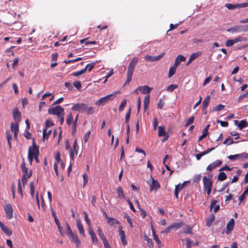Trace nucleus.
Returning <instances> with one entry per match:
<instances>
[{
	"label": "nucleus",
	"mask_w": 248,
	"mask_h": 248,
	"mask_svg": "<svg viewBox=\"0 0 248 248\" xmlns=\"http://www.w3.org/2000/svg\"><path fill=\"white\" fill-rule=\"evenodd\" d=\"M138 61L139 59L137 57H134L131 61L127 69V78L125 84L129 83L131 81L133 73Z\"/></svg>",
	"instance_id": "1"
},
{
	"label": "nucleus",
	"mask_w": 248,
	"mask_h": 248,
	"mask_svg": "<svg viewBox=\"0 0 248 248\" xmlns=\"http://www.w3.org/2000/svg\"><path fill=\"white\" fill-rule=\"evenodd\" d=\"M120 93L121 92L119 91L114 92L111 94L106 95V96L102 97L98 100L96 101L95 104L99 106L101 105H104L109 101L113 100L115 98V95L117 94Z\"/></svg>",
	"instance_id": "2"
},
{
	"label": "nucleus",
	"mask_w": 248,
	"mask_h": 248,
	"mask_svg": "<svg viewBox=\"0 0 248 248\" xmlns=\"http://www.w3.org/2000/svg\"><path fill=\"white\" fill-rule=\"evenodd\" d=\"M48 113L51 115H55L57 117H60L61 114L64 113V109L60 106L50 108L48 110Z\"/></svg>",
	"instance_id": "3"
},
{
	"label": "nucleus",
	"mask_w": 248,
	"mask_h": 248,
	"mask_svg": "<svg viewBox=\"0 0 248 248\" xmlns=\"http://www.w3.org/2000/svg\"><path fill=\"white\" fill-rule=\"evenodd\" d=\"M87 108V105L84 103H78L73 106V110L78 111L80 112H84Z\"/></svg>",
	"instance_id": "4"
},
{
	"label": "nucleus",
	"mask_w": 248,
	"mask_h": 248,
	"mask_svg": "<svg viewBox=\"0 0 248 248\" xmlns=\"http://www.w3.org/2000/svg\"><path fill=\"white\" fill-rule=\"evenodd\" d=\"M39 154V151L38 147L35 145L33 141L32 146L29 148L28 155H38Z\"/></svg>",
	"instance_id": "5"
},
{
	"label": "nucleus",
	"mask_w": 248,
	"mask_h": 248,
	"mask_svg": "<svg viewBox=\"0 0 248 248\" xmlns=\"http://www.w3.org/2000/svg\"><path fill=\"white\" fill-rule=\"evenodd\" d=\"M248 30V25H246L245 27L237 26H236L234 27H232V28L228 29L227 30V31L235 32L240 31H246Z\"/></svg>",
	"instance_id": "6"
},
{
	"label": "nucleus",
	"mask_w": 248,
	"mask_h": 248,
	"mask_svg": "<svg viewBox=\"0 0 248 248\" xmlns=\"http://www.w3.org/2000/svg\"><path fill=\"white\" fill-rule=\"evenodd\" d=\"M4 211L6 214L7 217L10 219L13 217V208L10 203L5 204L4 206Z\"/></svg>",
	"instance_id": "7"
},
{
	"label": "nucleus",
	"mask_w": 248,
	"mask_h": 248,
	"mask_svg": "<svg viewBox=\"0 0 248 248\" xmlns=\"http://www.w3.org/2000/svg\"><path fill=\"white\" fill-rule=\"evenodd\" d=\"M165 55L164 52L161 53L159 55L155 56H152L150 55H146L145 56V60L148 62H154L159 60L161 59Z\"/></svg>",
	"instance_id": "8"
},
{
	"label": "nucleus",
	"mask_w": 248,
	"mask_h": 248,
	"mask_svg": "<svg viewBox=\"0 0 248 248\" xmlns=\"http://www.w3.org/2000/svg\"><path fill=\"white\" fill-rule=\"evenodd\" d=\"M13 114L15 121V124H19V123L21 120V114L17 108H15L13 110Z\"/></svg>",
	"instance_id": "9"
},
{
	"label": "nucleus",
	"mask_w": 248,
	"mask_h": 248,
	"mask_svg": "<svg viewBox=\"0 0 248 248\" xmlns=\"http://www.w3.org/2000/svg\"><path fill=\"white\" fill-rule=\"evenodd\" d=\"M10 127L12 132H14V138L16 140L17 139L18 133L19 132V125L18 124L12 123L10 124Z\"/></svg>",
	"instance_id": "10"
},
{
	"label": "nucleus",
	"mask_w": 248,
	"mask_h": 248,
	"mask_svg": "<svg viewBox=\"0 0 248 248\" xmlns=\"http://www.w3.org/2000/svg\"><path fill=\"white\" fill-rule=\"evenodd\" d=\"M242 41V37L239 36L234 39L228 40L226 42V46L228 47H230L233 45V44Z\"/></svg>",
	"instance_id": "11"
},
{
	"label": "nucleus",
	"mask_w": 248,
	"mask_h": 248,
	"mask_svg": "<svg viewBox=\"0 0 248 248\" xmlns=\"http://www.w3.org/2000/svg\"><path fill=\"white\" fill-rule=\"evenodd\" d=\"M222 164V162L220 160H217L216 161L208 165L206 168L208 171H211L213 169H215L217 167L219 166Z\"/></svg>",
	"instance_id": "12"
},
{
	"label": "nucleus",
	"mask_w": 248,
	"mask_h": 248,
	"mask_svg": "<svg viewBox=\"0 0 248 248\" xmlns=\"http://www.w3.org/2000/svg\"><path fill=\"white\" fill-rule=\"evenodd\" d=\"M234 224V220L233 218L231 219L227 225V230L226 231L227 234H229L232 231Z\"/></svg>",
	"instance_id": "13"
},
{
	"label": "nucleus",
	"mask_w": 248,
	"mask_h": 248,
	"mask_svg": "<svg viewBox=\"0 0 248 248\" xmlns=\"http://www.w3.org/2000/svg\"><path fill=\"white\" fill-rule=\"evenodd\" d=\"M234 123L236 125H237L240 130L248 126V122L246 120H241L240 122L235 120Z\"/></svg>",
	"instance_id": "14"
},
{
	"label": "nucleus",
	"mask_w": 248,
	"mask_h": 248,
	"mask_svg": "<svg viewBox=\"0 0 248 248\" xmlns=\"http://www.w3.org/2000/svg\"><path fill=\"white\" fill-rule=\"evenodd\" d=\"M69 236L71 237L72 241L75 243L76 247L78 248L81 243L80 240L78 239V235L76 234L72 233V234H70Z\"/></svg>",
	"instance_id": "15"
},
{
	"label": "nucleus",
	"mask_w": 248,
	"mask_h": 248,
	"mask_svg": "<svg viewBox=\"0 0 248 248\" xmlns=\"http://www.w3.org/2000/svg\"><path fill=\"white\" fill-rule=\"evenodd\" d=\"M203 182L204 188L206 189V188L212 187V181L209 179L206 176H204L203 178Z\"/></svg>",
	"instance_id": "16"
},
{
	"label": "nucleus",
	"mask_w": 248,
	"mask_h": 248,
	"mask_svg": "<svg viewBox=\"0 0 248 248\" xmlns=\"http://www.w3.org/2000/svg\"><path fill=\"white\" fill-rule=\"evenodd\" d=\"M78 145L77 140H75L74 142L73 147L71 150L70 155H77L78 154Z\"/></svg>",
	"instance_id": "17"
},
{
	"label": "nucleus",
	"mask_w": 248,
	"mask_h": 248,
	"mask_svg": "<svg viewBox=\"0 0 248 248\" xmlns=\"http://www.w3.org/2000/svg\"><path fill=\"white\" fill-rule=\"evenodd\" d=\"M152 182L151 185L150 186V191H153V189L157 190V189H159L160 187L159 184L156 180H154L152 178Z\"/></svg>",
	"instance_id": "18"
},
{
	"label": "nucleus",
	"mask_w": 248,
	"mask_h": 248,
	"mask_svg": "<svg viewBox=\"0 0 248 248\" xmlns=\"http://www.w3.org/2000/svg\"><path fill=\"white\" fill-rule=\"evenodd\" d=\"M138 89H140V92H141L143 94H148L152 90V88H150L147 85H145L139 87Z\"/></svg>",
	"instance_id": "19"
},
{
	"label": "nucleus",
	"mask_w": 248,
	"mask_h": 248,
	"mask_svg": "<svg viewBox=\"0 0 248 248\" xmlns=\"http://www.w3.org/2000/svg\"><path fill=\"white\" fill-rule=\"evenodd\" d=\"M89 233L91 235L92 241L93 243L95 244H97L98 242V239L96 237L95 233L91 227L89 228Z\"/></svg>",
	"instance_id": "20"
},
{
	"label": "nucleus",
	"mask_w": 248,
	"mask_h": 248,
	"mask_svg": "<svg viewBox=\"0 0 248 248\" xmlns=\"http://www.w3.org/2000/svg\"><path fill=\"white\" fill-rule=\"evenodd\" d=\"M12 131L7 130L6 131V139L8 141V145L10 148L11 147V141L12 140Z\"/></svg>",
	"instance_id": "21"
},
{
	"label": "nucleus",
	"mask_w": 248,
	"mask_h": 248,
	"mask_svg": "<svg viewBox=\"0 0 248 248\" xmlns=\"http://www.w3.org/2000/svg\"><path fill=\"white\" fill-rule=\"evenodd\" d=\"M0 227L1 230L5 233L7 235L10 236L12 234V232L10 230L8 227L4 225L3 223H1L0 224Z\"/></svg>",
	"instance_id": "22"
},
{
	"label": "nucleus",
	"mask_w": 248,
	"mask_h": 248,
	"mask_svg": "<svg viewBox=\"0 0 248 248\" xmlns=\"http://www.w3.org/2000/svg\"><path fill=\"white\" fill-rule=\"evenodd\" d=\"M77 227H78V228L79 232L80 234H81L82 236H85L84 230L83 227L81 223L80 219H78L77 220Z\"/></svg>",
	"instance_id": "23"
},
{
	"label": "nucleus",
	"mask_w": 248,
	"mask_h": 248,
	"mask_svg": "<svg viewBox=\"0 0 248 248\" xmlns=\"http://www.w3.org/2000/svg\"><path fill=\"white\" fill-rule=\"evenodd\" d=\"M210 95L207 96L204 99V100L202 102V109L203 110H205L206 109V108H207V107L209 105V103L210 102Z\"/></svg>",
	"instance_id": "24"
},
{
	"label": "nucleus",
	"mask_w": 248,
	"mask_h": 248,
	"mask_svg": "<svg viewBox=\"0 0 248 248\" xmlns=\"http://www.w3.org/2000/svg\"><path fill=\"white\" fill-rule=\"evenodd\" d=\"M215 217L214 214H211L209 217L207 219L206 221V225L207 227H209L211 226L213 222L214 221Z\"/></svg>",
	"instance_id": "25"
},
{
	"label": "nucleus",
	"mask_w": 248,
	"mask_h": 248,
	"mask_svg": "<svg viewBox=\"0 0 248 248\" xmlns=\"http://www.w3.org/2000/svg\"><path fill=\"white\" fill-rule=\"evenodd\" d=\"M239 141H234L233 140V139L231 137L229 136L227 139H226V140L223 142V144L227 145H230L233 143H237Z\"/></svg>",
	"instance_id": "26"
},
{
	"label": "nucleus",
	"mask_w": 248,
	"mask_h": 248,
	"mask_svg": "<svg viewBox=\"0 0 248 248\" xmlns=\"http://www.w3.org/2000/svg\"><path fill=\"white\" fill-rule=\"evenodd\" d=\"M116 191L118 193V197L120 199H126L125 196L124 195L122 188L121 186L118 187Z\"/></svg>",
	"instance_id": "27"
},
{
	"label": "nucleus",
	"mask_w": 248,
	"mask_h": 248,
	"mask_svg": "<svg viewBox=\"0 0 248 248\" xmlns=\"http://www.w3.org/2000/svg\"><path fill=\"white\" fill-rule=\"evenodd\" d=\"M119 235L121 237V240L124 246L127 244L125 233L124 231H119Z\"/></svg>",
	"instance_id": "28"
},
{
	"label": "nucleus",
	"mask_w": 248,
	"mask_h": 248,
	"mask_svg": "<svg viewBox=\"0 0 248 248\" xmlns=\"http://www.w3.org/2000/svg\"><path fill=\"white\" fill-rule=\"evenodd\" d=\"M150 95L149 94H148L145 96L144 99V108L145 110H146V109L148 108L149 105L150 104Z\"/></svg>",
	"instance_id": "29"
},
{
	"label": "nucleus",
	"mask_w": 248,
	"mask_h": 248,
	"mask_svg": "<svg viewBox=\"0 0 248 248\" xmlns=\"http://www.w3.org/2000/svg\"><path fill=\"white\" fill-rule=\"evenodd\" d=\"M144 240L147 242V245L150 248H153L154 247V244L151 238H149L147 235L144 236Z\"/></svg>",
	"instance_id": "30"
},
{
	"label": "nucleus",
	"mask_w": 248,
	"mask_h": 248,
	"mask_svg": "<svg viewBox=\"0 0 248 248\" xmlns=\"http://www.w3.org/2000/svg\"><path fill=\"white\" fill-rule=\"evenodd\" d=\"M202 51H197L196 52L193 53L191 54L189 57V58L192 60H194L198 57L201 56L202 55Z\"/></svg>",
	"instance_id": "31"
},
{
	"label": "nucleus",
	"mask_w": 248,
	"mask_h": 248,
	"mask_svg": "<svg viewBox=\"0 0 248 248\" xmlns=\"http://www.w3.org/2000/svg\"><path fill=\"white\" fill-rule=\"evenodd\" d=\"M51 133V130L50 129H48L47 128L43 129V137L44 139H47Z\"/></svg>",
	"instance_id": "32"
},
{
	"label": "nucleus",
	"mask_w": 248,
	"mask_h": 248,
	"mask_svg": "<svg viewBox=\"0 0 248 248\" xmlns=\"http://www.w3.org/2000/svg\"><path fill=\"white\" fill-rule=\"evenodd\" d=\"M186 61V58L181 55H179L176 59H175V62H176V64H180L181 62H184Z\"/></svg>",
	"instance_id": "33"
},
{
	"label": "nucleus",
	"mask_w": 248,
	"mask_h": 248,
	"mask_svg": "<svg viewBox=\"0 0 248 248\" xmlns=\"http://www.w3.org/2000/svg\"><path fill=\"white\" fill-rule=\"evenodd\" d=\"M226 7H227L229 10H233L236 8H239L238 4H231V3H226L225 5Z\"/></svg>",
	"instance_id": "34"
},
{
	"label": "nucleus",
	"mask_w": 248,
	"mask_h": 248,
	"mask_svg": "<svg viewBox=\"0 0 248 248\" xmlns=\"http://www.w3.org/2000/svg\"><path fill=\"white\" fill-rule=\"evenodd\" d=\"M73 122V116L72 113H70L66 119V122L68 125H70Z\"/></svg>",
	"instance_id": "35"
},
{
	"label": "nucleus",
	"mask_w": 248,
	"mask_h": 248,
	"mask_svg": "<svg viewBox=\"0 0 248 248\" xmlns=\"http://www.w3.org/2000/svg\"><path fill=\"white\" fill-rule=\"evenodd\" d=\"M184 225V223L183 221H180L179 222L174 223L171 226L172 229H179L182 227Z\"/></svg>",
	"instance_id": "36"
},
{
	"label": "nucleus",
	"mask_w": 248,
	"mask_h": 248,
	"mask_svg": "<svg viewBox=\"0 0 248 248\" xmlns=\"http://www.w3.org/2000/svg\"><path fill=\"white\" fill-rule=\"evenodd\" d=\"M248 186L247 187V188H246V189L245 190L244 192H243V193L239 197V200L240 201V203L239 204L243 201L245 200V195H248Z\"/></svg>",
	"instance_id": "37"
},
{
	"label": "nucleus",
	"mask_w": 248,
	"mask_h": 248,
	"mask_svg": "<svg viewBox=\"0 0 248 248\" xmlns=\"http://www.w3.org/2000/svg\"><path fill=\"white\" fill-rule=\"evenodd\" d=\"M127 100L126 99H124L121 103V104L119 107V111L121 112L123 111L124 107L126 105Z\"/></svg>",
	"instance_id": "38"
},
{
	"label": "nucleus",
	"mask_w": 248,
	"mask_h": 248,
	"mask_svg": "<svg viewBox=\"0 0 248 248\" xmlns=\"http://www.w3.org/2000/svg\"><path fill=\"white\" fill-rule=\"evenodd\" d=\"M227 175L224 172H221L219 173L217 177V179L218 181H223L226 179Z\"/></svg>",
	"instance_id": "39"
},
{
	"label": "nucleus",
	"mask_w": 248,
	"mask_h": 248,
	"mask_svg": "<svg viewBox=\"0 0 248 248\" xmlns=\"http://www.w3.org/2000/svg\"><path fill=\"white\" fill-rule=\"evenodd\" d=\"M178 85L177 84H171L168 86L167 88V91L169 92H172L178 88Z\"/></svg>",
	"instance_id": "40"
},
{
	"label": "nucleus",
	"mask_w": 248,
	"mask_h": 248,
	"mask_svg": "<svg viewBox=\"0 0 248 248\" xmlns=\"http://www.w3.org/2000/svg\"><path fill=\"white\" fill-rule=\"evenodd\" d=\"M165 135V128L163 126H159L158 127V136L159 137L164 136Z\"/></svg>",
	"instance_id": "41"
},
{
	"label": "nucleus",
	"mask_w": 248,
	"mask_h": 248,
	"mask_svg": "<svg viewBox=\"0 0 248 248\" xmlns=\"http://www.w3.org/2000/svg\"><path fill=\"white\" fill-rule=\"evenodd\" d=\"M131 111V107H129L128 110H127L126 115H125V123L128 124L130 119V114Z\"/></svg>",
	"instance_id": "42"
},
{
	"label": "nucleus",
	"mask_w": 248,
	"mask_h": 248,
	"mask_svg": "<svg viewBox=\"0 0 248 248\" xmlns=\"http://www.w3.org/2000/svg\"><path fill=\"white\" fill-rule=\"evenodd\" d=\"M95 64V62L88 64L84 68L86 69V71L88 70L90 72L94 67Z\"/></svg>",
	"instance_id": "43"
},
{
	"label": "nucleus",
	"mask_w": 248,
	"mask_h": 248,
	"mask_svg": "<svg viewBox=\"0 0 248 248\" xmlns=\"http://www.w3.org/2000/svg\"><path fill=\"white\" fill-rule=\"evenodd\" d=\"M86 69L85 68H83L78 71H77V72H74L72 73V75L73 76H76V77H78L79 75H81L82 74H83L84 73H85V72H86Z\"/></svg>",
	"instance_id": "44"
},
{
	"label": "nucleus",
	"mask_w": 248,
	"mask_h": 248,
	"mask_svg": "<svg viewBox=\"0 0 248 248\" xmlns=\"http://www.w3.org/2000/svg\"><path fill=\"white\" fill-rule=\"evenodd\" d=\"M21 167L22 170L23 172L24 173L23 175H27L28 174V168L25 166V163L24 161H23Z\"/></svg>",
	"instance_id": "45"
},
{
	"label": "nucleus",
	"mask_w": 248,
	"mask_h": 248,
	"mask_svg": "<svg viewBox=\"0 0 248 248\" xmlns=\"http://www.w3.org/2000/svg\"><path fill=\"white\" fill-rule=\"evenodd\" d=\"M87 115H92L94 113V108L93 107H88L85 111Z\"/></svg>",
	"instance_id": "46"
},
{
	"label": "nucleus",
	"mask_w": 248,
	"mask_h": 248,
	"mask_svg": "<svg viewBox=\"0 0 248 248\" xmlns=\"http://www.w3.org/2000/svg\"><path fill=\"white\" fill-rule=\"evenodd\" d=\"M194 116H192V117H189L188 119V120H187L185 126L186 127V126H188V125H190L191 124H192L193 123V122H194Z\"/></svg>",
	"instance_id": "47"
},
{
	"label": "nucleus",
	"mask_w": 248,
	"mask_h": 248,
	"mask_svg": "<svg viewBox=\"0 0 248 248\" xmlns=\"http://www.w3.org/2000/svg\"><path fill=\"white\" fill-rule=\"evenodd\" d=\"M30 189H31V194L32 198L34 196V183L33 182H31L30 184Z\"/></svg>",
	"instance_id": "48"
},
{
	"label": "nucleus",
	"mask_w": 248,
	"mask_h": 248,
	"mask_svg": "<svg viewBox=\"0 0 248 248\" xmlns=\"http://www.w3.org/2000/svg\"><path fill=\"white\" fill-rule=\"evenodd\" d=\"M225 107V106L222 104H219L218 105L215 106L213 108V111H220L223 109Z\"/></svg>",
	"instance_id": "49"
},
{
	"label": "nucleus",
	"mask_w": 248,
	"mask_h": 248,
	"mask_svg": "<svg viewBox=\"0 0 248 248\" xmlns=\"http://www.w3.org/2000/svg\"><path fill=\"white\" fill-rule=\"evenodd\" d=\"M189 183V181H185L182 185L179 184L178 185H176L175 186H178V189L180 191H181L184 188V187L186 186V184Z\"/></svg>",
	"instance_id": "50"
},
{
	"label": "nucleus",
	"mask_w": 248,
	"mask_h": 248,
	"mask_svg": "<svg viewBox=\"0 0 248 248\" xmlns=\"http://www.w3.org/2000/svg\"><path fill=\"white\" fill-rule=\"evenodd\" d=\"M176 70L175 69V67H170L169 69V78L171 77L175 73Z\"/></svg>",
	"instance_id": "51"
},
{
	"label": "nucleus",
	"mask_w": 248,
	"mask_h": 248,
	"mask_svg": "<svg viewBox=\"0 0 248 248\" xmlns=\"http://www.w3.org/2000/svg\"><path fill=\"white\" fill-rule=\"evenodd\" d=\"M217 123H219L222 127H227L229 123L227 121H223L219 120L217 121Z\"/></svg>",
	"instance_id": "52"
},
{
	"label": "nucleus",
	"mask_w": 248,
	"mask_h": 248,
	"mask_svg": "<svg viewBox=\"0 0 248 248\" xmlns=\"http://www.w3.org/2000/svg\"><path fill=\"white\" fill-rule=\"evenodd\" d=\"M84 219H85V221L86 222L88 226H89V228L91 227L90 220L88 218L87 214L86 213V212H84Z\"/></svg>",
	"instance_id": "53"
},
{
	"label": "nucleus",
	"mask_w": 248,
	"mask_h": 248,
	"mask_svg": "<svg viewBox=\"0 0 248 248\" xmlns=\"http://www.w3.org/2000/svg\"><path fill=\"white\" fill-rule=\"evenodd\" d=\"M153 235L154 236V239H155V240L157 242V243L158 244V247L159 248H160L161 247V243L160 241V240L159 239L158 237V236L155 233H154L153 234Z\"/></svg>",
	"instance_id": "54"
},
{
	"label": "nucleus",
	"mask_w": 248,
	"mask_h": 248,
	"mask_svg": "<svg viewBox=\"0 0 248 248\" xmlns=\"http://www.w3.org/2000/svg\"><path fill=\"white\" fill-rule=\"evenodd\" d=\"M74 86L78 90H80L81 88V82L79 81H76L73 83Z\"/></svg>",
	"instance_id": "55"
},
{
	"label": "nucleus",
	"mask_w": 248,
	"mask_h": 248,
	"mask_svg": "<svg viewBox=\"0 0 248 248\" xmlns=\"http://www.w3.org/2000/svg\"><path fill=\"white\" fill-rule=\"evenodd\" d=\"M91 134V131H88L84 135V137H83V139H84V142H86L88 141V139L89 138V137H90V135Z\"/></svg>",
	"instance_id": "56"
},
{
	"label": "nucleus",
	"mask_w": 248,
	"mask_h": 248,
	"mask_svg": "<svg viewBox=\"0 0 248 248\" xmlns=\"http://www.w3.org/2000/svg\"><path fill=\"white\" fill-rule=\"evenodd\" d=\"M124 217L126 218L127 222L129 224L130 227L131 228L133 227V223L130 216L127 214H125Z\"/></svg>",
	"instance_id": "57"
},
{
	"label": "nucleus",
	"mask_w": 248,
	"mask_h": 248,
	"mask_svg": "<svg viewBox=\"0 0 248 248\" xmlns=\"http://www.w3.org/2000/svg\"><path fill=\"white\" fill-rule=\"evenodd\" d=\"M248 92L240 95L238 99V102L241 101L244 98L247 97L248 96Z\"/></svg>",
	"instance_id": "58"
},
{
	"label": "nucleus",
	"mask_w": 248,
	"mask_h": 248,
	"mask_svg": "<svg viewBox=\"0 0 248 248\" xmlns=\"http://www.w3.org/2000/svg\"><path fill=\"white\" fill-rule=\"evenodd\" d=\"M83 178L84 180L83 187H85V186L86 185V184L88 182V176L87 174L86 173H84L83 175Z\"/></svg>",
	"instance_id": "59"
},
{
	"label": "nucleus",
	"mask_w": 248,
	"mask_h": 248,
	"mask_svg": "<svg viewBox=\"0 0 248 248\" xmlns=\"http://www.w3.org/2000/svg\"><path fill=\"white\" fill-rule=\"evenodd\" d=\"M191 228L189 226H186L184 231V232L185 233H190L191 234L192 232H191Z\"/></svg>",
	"instance_id": "60"
},
{
	"label": "nucleus",
	"mask_w": 248,
	"mask_h": 248,
	"mask_svg": "<svg viewBox=\"0 0 248 248\" xmlns=\"http://www.w3.org/2000/svg\"><path fill=\"white\" fill-rule=\"evenodd\" d=\"M18 62H19V59L18 58H16V59H15V60H14L13 63L12 64V67L13 68L16 67H17L18 66Z\"/></svg>",
	"instance_id": "61"
},
{
	"label": "nucleus",
	"mask_w": 248,
	"mask_h": 248,
	"mask_svg": "<svg viewBox=\"0 0 248 248\" xmlns=\"http://www.w3.org/2000/svg\"><path fill=\"white\" fill-rule=\"evenodd\" d=\"M24 137L28 140L31 139V134L27 130L24 134Z\"/></svg>",
	"instance_id": "62"
},
{
	"label": "nucleus",
	"mask_w": 248,
	"mask_h": 248,
	"mask_svg": "<svg viewBox=\"0 0 248 248\" xmlns=\"http://www.w3.org/2000/svg\"><path fill=\"white\" fill-rule=\"evenodd\" d=\"M115 219L114 218L109 217V218L107 219V223L110 225H113L114 224Z\"/></svg>",
	"instance_id": "63"
},
{
	"label": "nucleus",
	"mask_w": 248,
	"mask_h": 248,
	"mask_svg": "<svg viewBox=\"0 0 248 248\" xmlns=\"http://www.w3.org/2000/svg\"><path fill=\"white\" fill-rule=\"evenodd\" d=\"M201 178V175L200 174L197 175L194 177L193 181V183H198Z\"/></svg>",
	"instance_id": "64"
}]
</instances>
